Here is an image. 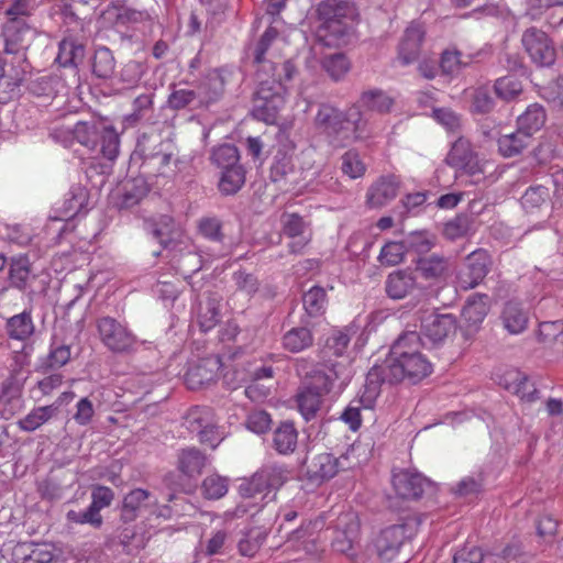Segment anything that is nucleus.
Masks as SVG:
<instances>
[{
	"instance_id": "45",
	"label": "nucleus",
	"mask_w": 563,
	"mask_h": 563,
	"mask_svg": "<svg viewBox=\"0 0 563 563\" xmlns=\"http://www.w3.org/2000/svg\"><path fill=\"white\" fill-rule=\"evenodd\" d=\"M154 92H145L139 95L133 100V111L129 115L124 117V122L129 126H133L141 121L148 120L150 114L153 112L154 104Z\"/></svg>"
},
{
	"instance_id": "22",
	"label": "nucleus",
	"mask_w": 563,
	"mask_h": 563,
	"mask_svg": "<svg viewBox=\"0 0 563 563\" xmlns=\"http://www.w3.org/2000/svg\"><path fill=\"white\" fill-rule=\"evenodd\" d=\"M342 460H347L345 456L335 457L330 453H320L313 456L307 464V475L311 481H327L336 475L340 470L345 466Z\"/></svg>"
},
{
	"instance_id": "59",
	"label": "nucleus",
	"mask_w": 563,
	"mask_h": 563,
	"mask_svg": "<svg viewBox=\"0 0 563 563\" xmlns=\"http://www.w3.org/2000/svg\"><path fill=\"white\" fill-rule=\"evenodd\" d=\"M341 161V169L344 175L349 176L351 179H356L364 176L366 166L361 159L357 151L350 150L345 152L342 155Z\"/></svg>"
},
{
	"instance_id": "8",
	"label": "nucleus",
	"mask_w": 563,
	"mask_h": 563,
	"mask_svg": "<svg viewBox=\"0 0 563 563\" xmlns=\"http://www.w3.org/2000/svg\"><path fill=\"white\" fill-rule=\"evenodd\" d=\"M37 35V30L23 19H9L2 27L3 51L5 54L16 55L19 64L29 67L25 51Z\"/></svg>"
},
{
	"instance_id": "25",
	"label": "nucleus",
	"mask_w": 563,
	"mask_h": 563,
	"mask_svg": "<svg viewBox=\"0 0 563 563\" xmlns=\"http://www.w3.org/2000/svg\"><path fill=\"white\" fill-rule=\"evenodd\" d=\"M422 347H428V343L419 332L404 331L393 343L387 358H399L421 354Z\"/></svg>"
},
{
	"instance_id": "32",
	"label": "nucleus",
	"mask_w": 563,
	"mask_h": 563,
	"mask_svg": "<svg viewBox=\"0 0 563 563\" xmlns=\"http://www.w3.org/2000/svg\"><path fill=\"white\" fill-rule=\"evenodd\" d=\"M206 464L207 457L196 448L183 449L178 454V468L188 477L200 475Z\"/></svg>"
},
{
	"instance_id": "21",
	"label": "nucleus",
	"mask_w": 563,
	"mask_h": 563,
	"mask_svg": "<svg viewBox=\"0 0 563 563\" xmlns=\"http://www.w3.org/2000/svg\"><path fill=\"white\" fill-rule=\"evenodd\" d=\"M399 189V180L394 175L382 176L372 184L366 192V205L369 208H382L395 199Z\"/></svg>"
},
{
	"instance_id": "62",
	"label": "nucleus",
	"mask_w": 563,
	"mask_h": 563,
	"mask_svg": "<svg viewBox=\"0 0 563 563\" xmlns=\"http://www.w3.org/2000/svg\"><path fill=\"white\" fill-rule=\"evenodd\" d=\"M494 89L500 99L510 101L522 92V84L519 79L507 76L497 79Z\"/></svg>"
},
{
	"instance_id": "28",
	"label": "nucleus",
	"mask_w": 563,
	"mask_h": 563,
	"mask_svg": "<svg viewBox=\"0 0 563 563\" xmlns=\"http://www.w3.org/2000/svg\"><path fill=\"white\" fill-rule=\"evenodd\" d=\"M298 443V431L290 421L280 422L273 431L272 446L277 453L288 455L295 452Z\"/></svg>"
},
{
	"instance_id": "41",
	"label": "nucleus",
	"mask_w": 563,
	"mask_h": 563,
	"mask_svg": "<svg viewBox=\"0 0 563 563\" xmlns=\"http://www.w3.org/2000/svg\"><path fill=\"white\" fill-rule=\"evenodd\" d=\"M85 57V47L74 40H63L59 43V49L56 62L63 67L78 66Z\"/></svg>"
},
{
	"instance_id": "9",
	"label": "nucleus",
	"mask_w": 563,
	"mask_h": 563,
	"mask_svg": "<svg viewBox=\"0 0 563 563\" xmlns=\"http://www.w3.org/2000/svg\"><path fill=\"white\" fill-rule=\"evenodd\" d=\"M418 526L419 521L416 518H407L401 523L382 530L375 541L378 556L385 562H391L405 541L417 532Z\"/></svg>"
},
{
	"instance_id": "35",
	"label": "nucleus",
	"mask_w": 563,
	"mask_h": 563,
	"mask_svg": "<svg viewBox=\"0 0 563 563\" xmlns=\"http://www.w3.org/2000/svg\"><path fill=\"white\" fill-rule=\"evenodd\" d=\"M319 26H327L329 23L353 15V9L338 0H324L317 7Z\"/></svg>"
},
{
	"instance_id": "20",
	"label": "nucleus",
	"mask_w": 563,
	"mask_h": 563,
	"mask_svg": "<svg viewBox=\"0 0 563 563\" xmlns=\"http://www.w3.org/2000/svg\"><path fill=\"white\" fill-rule=\"evenodd\" d=\"M413 263L415 271L426 280L439 282L451 271L450 257L437 253L419 256Z\"/></svg>"
},
{
	"instance_id": "14",
	"label": "nucleus",
	"mask_w": 563,
	"mask_h": 563,
	"mask_svg": "<svg viewBox=\"0 0 563 563\" xmlns=\"http://www.w3.org/2000/svg\"><path fill=\"white\" fill-rule=\"evenodd\" d=\"M277 36L278 31L275 27H267L252 49L253 63L256 65V77L284 75L282 65L278 66L274 60L266 57L268 48Z\"/></svg>"
},
{
	"instance_id": "31",
	"label": "nucleus",
	"mask_w": 563,
	"mask_h": 563,
	"mask_svg": "<svg viewBox=\"0 0 563 563\" xmlns=\"http://www.w3.org/2000/svg\"><path fill=\"white\" fill-rule=\"evenodd\" d=\"M532 139L528 132L517 129L515 132L498 137V151L504 157H514L530 146Z\"/></svg>"
},
{
	"instance_id": "2",
	"label": "nucleus",
	"mask_w": 563,
	"mask_h": 563,
	"mask_svg": "<svg viewBox=\"0 0 563 563\" xmlns=\"http://www.w3.org/2000/svg\"><path fill=\"white\" fill-rule=\"evenodd\" d=\"M432 372V364L421 353L399 358H386L380 365L373 366L367 373L368 397H378L383 384H397L405 379L416 384Z\"/></svg>"
},
{
	"instance_id": "18",
	"label": "nucleus",
	"mask_w": 563,
	"mask_h": 563,
	"mask_svg": "<svg viewBox=\"0 0 563 563\" xmlns=\"http://www.w3.org/2000/svg\"><path fill=\"white\" fill-rule=\"evenodd\" d=\"M420 289L415 272L408 267L389 273L385 280L386 295L393 300H401Z\"/></svg>"
},
{
	"instance_id": "58",
	"label": "nucleus",
	"mask_w": 563,
	"mask_h": 563,
	"mask_svg": "<svg viewBox=\"0 0 563 563\" xmlns=\"http://www.w3.org/2000/svg\"><path fill=\"white\" fill-rule=\"evenodd\" d=\"M10 282L18 289H25L31 278L30 263L27 258L12 260L10 265Z\"/></svg>"
},
{
	"instance_id": "44",
	"label": "nucleus",
	"mask_w": 563,
	"mask_h": 563,
	"mask_svg": "<svg viewBox=\"0 0 563 563\" xmlns=\"http://www.w3.org/2000/svg\"><path fill=\"white\" fill-rule=\"evenodd\" d=\"M245 183V169L240 164L238 166L222 169L219 180V190L223 195L236 194Z\"/></svg>"
},
{
	"instance_id": "5",
	"label": "nucleus",
	"mask_w": 563,
	"mask_h": 563,
	"mask_svg": "<svg viewBox=\"0 0 563 563\" xmlns=\"http://www.w3.org/2000/svg\"><path fill=\"white\" fill-rule=\"evenodd\" d=\"M173 155L172 143L161 134L151 132L139 136L134 156L142 161L140 170L144 177L168 176L173 172Z\"/></svg>"
},
{
	"instance_id": "49",
	"label": "nucleus",
	"mask_w": 563,
	"mask_h": 563,
	"mask_svg": "<svg viewBox=\"0 0 563 563\" xmlns=\"http://www.w3.org/2000/svg\"><path fill=\"white\" fill-rule=\"evenodd\" d=\"M167 107L172 110H183L186 108L202 107V104H199V97L196 88L174 87L167 98Z\"/></svg>"
},
{
	"instance_id": "48",
	"label": "nucleus",
	"mask_w": 563,
	"mask_h": 563,
	"mask_svg": "<svg viewBox=\"0 0 563 563\" xmlns=\"http://www.w3.org/2000/svg\"><path fill=\"white\" fill-rule=\"evenodd\" d=\"M174 221L172 217L162 214L157 219L145 221V229L155 238L163 247H167L172 241L170 234Z\"/></svg>"
},
{
	"instance_id": "53",
	"label": "nucleus",
	"mask_w": 563,
	"mask_h": 563,
	"mask_svg": "<svg viewBox=\"0 0 563 563\" xmlns=\"http://www.w3.org/2000/svg\"><path fill=\"white\" fill-rule=\"evenodd\" d=\"M71 357V344L59 341L54 335L49 353L46 357L45 365L47 368H60L66 365Z\"/></svg>"
},
{
	"instance_id": "56",
	"label": "nucleus",
	"mask_w": 563,
	"mask_h": 563,
	"mask_svg": "<svg viewBox=\"0 0 563 563\" xmlns=\"http://www.w3.org/2000/svg\"><path fill=\"white\" fill-rule=\"evenodd\" d=\"M473 218L468 214H459L448 221L443 228V234L449 240H457L467 235L473 227Z\"/></svg>"
},
{
	"instance_id": "60",
	"label": "nucleus",
	"mask_w": 563,
	"mask_h": 563,
	"mask_svg": "<svg viewBox=\"0 0 563 563\" xmlns=\"http://www.w3.org/2000/svg\"><path fill=\"white\" fill-rule=\"evenodd\" d=\"M262 541V533L255 528L241 531L238 538L239 552L245 556H253L258 551Z\"/></svg>"
},
{
	"instance_id": "3",
	"label": "nucleus",
	"mask_w": 563,
	"mask_h": 563,
	"mask_svg": "<svg viewBox=\"0 0 563 563\" xmlns=\"http://www.w3.org/2000/svg\"><path fill=\"white\" fill-rule=\"evenodd\" d=\"M284 75L256 77L257 89L254 92L252 114L266 123H274L285 106L284 81L292 79L296 71L290 60L282 64Z\"/></svg>"
},
{
	"instance_id": "36",
	"label": "nucleus",
	"mask_w": 563,
	"mask_h": 563,
	"mask_svg": "<svg viewBox=\"0 0 563 563\" xmlns=\"http://www.w3.org/2000/svg\"><path fill=\"white\" fill-rule=\"evenodd\" d=\"M148 192L144 177L128 179L123 183L121 194V208H132L137 205Z\"/></svg>"
},
{
	"instance_id": "23",
	"label": "nucleus",
	"mask_w": 563,
	"mask_h": 563,
	"mask_svg": "<svg viewBox=\"0 0 563 563\" xmlns=\"http://www.w3.org/2000/svg\"><path fill=\"white\" fill-rule=\"evenodd\" d=\"M423 36L424 32L420 25H410L406 29L398 46V60L402 66L418 59Z\"/></svg>"
},
{
	"instance_id": "50",
	"label": "nucleus",
	"mask_w": 563,
	"mask_h": 563,
	"mask_svg": "<svg viewBox=\"0 0 563 563\" xmlns=\"http://www.w3.org/2000/svg\"><path fill=\"white\" fill-rule=\"evenodd\" d=\"M305 311L310 317H319L324 313L327 307V292L324 288L313 286L302 296Z\"/></svg>"
},
{
	"instance_id": "46",
	"label": "nucleus",
	"mask_w": 563,
	"mask_h": 563,
	"mask_svg": "<svg viewBox=\"0 0 563 563\" xmlns=\"http://www.w3.org/2000/svg\"><path fill=\"white\" fill-rule=\"evenodd\" d=\"M7 332L11 339L26 340L34 332L31 312L23 311L8 319Z\"/></svg>"
},
{
	"instance_id": "47",
	"label": "nucleus",
	"mask_w": 563,
	"mask_h": 563,
	"mask_svg": "<svg viewBox=\"0 0 563 563\" xmlns=\"http://www.w3.org/2000/svg\"><path fill=\"white\" fill-rule=\"evenodd\" d=\"M544 122V109L537 103L529 106L526 112L522 113L517 120L518 129L522 132H528L531 139L532 134L540 130Z\"/></svg>"
},
{
	"instance_id": "40",
	"label": "nucleus",
	"mask_w": 563,
	"mask_h": 563,
	"mask_svg": "<svg viewBox=\"0 0 563 563\" xmlns=\"http://www.w3.org/2000/svg\"><path fill=\"white\" fill-rule=\"evenodd\" d=\"M505 328L512 334L522 332L528 323L527 312L517 302L509 301L503 311Z\"/></svg>"
},
{
	"instance_id": "17",
	"label": "nucleus",
	"mask_w": 563,
	"mask_h": 563,
	"mask_svg": "<svg viewBox=\"0 0 563 563\" xmlns=\"http://www.w3.org/2000/svg\"><path fill=\"white\" fill-rule=\"evenodd\" d=\"M391 484L399 498L418 500L423 495L429 481L419 473L400 470L393 473Z\"/></svg>"
},
{
	"instance_id": "64",
	"label": "nucleus",
	"mask_w": 563,
	"mask_h": 563,
	"mask_svg": "<svg viewBox=\"0 0 563 563\" xmlns=\"http://www.w3.org/2000/svg\"><path fill=\"white\" fill-rule=\"evenodd\" d=\"M209 363H211V361H206L203 363L190 367L186 372L185 380L190 389H197L212 380L213 375L211 372L207 369V365Z\"/></svg>"
},
{
	"instance_id": "12",
	"label": "nucleus",
	"mask_w": 563,
	"mask_h": 563,
	"mask_svg": "<svg viewBox=\"0 0 563 563\" xmlns=\"http://www.w3.org/2000/svg\"><path fill=\"white\" fill-rule=\"evenodd\" d=\"M492 264V257L485 250L478 249L468 254L456 275L457 287L464 291L477 287L489 273Z\"/></svg>"
},
{
	"instance_id": "55",
	"label": "nucleus",
	"mask_w": 563,
	"mask_h": 563,
	"mask_svg": "<svg viewBox=\"0 0 563 563\" xmlns=\"http://www.w3.org/2000/svg\"><path fill=\"white\" fill-rule=\"evenodd\" d=\"M351 329L334 330L327 339L323 353L325 355L342 356L351 341Z\"/></svg>"
},
{
	"instance_id": "51",
	"label": "nucleus",
	"mask_w": 563,
	"mask_h": 563,
	"mask_svg": "<svg viewBox=\"0 0 563 563\" xmlns=\"http://www.w3.org/2000/svg\"><path fill=\"white\" fill-rule=\"evenodd\" d=\"M115 70V59L108 47H99L92 58V73L99 78H110Z\"/></svg>"
},
{
	"instance_id": "54",
	"label": "nucleus",
	"mask_w": 563,
	"mask_h": 563,
	"mask_svg": "<svg viewBox=\"0 0 563 563\" xmlns=\"http://www.w3.org/2000/svg\"><path fill=\"white\" fill-rule=\"evenodd\" d=\"M550 194L544 186L537 185L529 187L521 197L522 208L530 213L547 205Z\"/></svg>"
},
{
	"instance_id": "10",
	"label": "nucleus",
	"mask_w": 563,
	"mask_h": 563,
	"mask_svg": "<svg viewBox=\"0 0 563 563\" xmlns=\"http://www.w3.org/2000/svg\"><path fill=\"white\" fill-rule=\"evenodd\" d=\"M286 470L277 464H268L261 467L250 478H244L239 486L240 495L252 498L273 489H278L285 483Z\"/></svg>"
},
{
	"instance_id": "4",
	"label": "nucleus",
	"mask_w": 563,
	"mask_h": 563,
	"mask_svg": "<svg viewBox=\"0 0 563 563\" xmlns=\"http://www.w3.org/2000/svg\"><path fill=\"white\" fill-rule=\"evenodd\" d=\"M308 367L309 363L305 358L296 360L297 374L308 379V387L318 390L323 396L331 391L341 393L352 378L349 365L342 361L328 360L314 366L310 372Z\"/></svg>"
},
{
	"instance_id": "11",
	"label": "nucleus",
	"mask_w": 563,
	"mask_h": 563,
	"mask_svg": "<svg viewBox=\"0 0 563 563\" xmlns=\"http://www.w3.org/2000/svg\"><path fill=\"white\" fill-rule=\"evenodd\" d=\"M521 44L531 62L538 67H550L556 59V49L551 37L542 30L531 26L521 35Z\"/></svg>"
},
{
	"instance_id": "33",
	"label": "nucleus",
	"mask_w": 563,
	"mask_h": 563,
	"mask_svg": "<svg viewBox=\"0 0 563 563\" xmlns=\"http://www.w3.org/2000/svg\"><path fill=\"white\" fill-rule=\"evenodd\" d=\"M297 407L306 421L317 417L323 402V395L307 385L296 396Z\"/></svg>"
},
{
	"instance_id": "63",
	"label": "nucleus",
	"mask_w": 563,
	"mask_h": 563,
	"mask_svg": "<svg viewBox=\"0 0 563 563\" xmlns=\"http://www.w3.org/2000/svg\"><path fill=\"white\" fill-rule=\"evenodd\" d=\"M406 247L401 242H388L382 247L378 261L382 265L395 266L404 261Z\"/></svg>"
},
{
	"instance_id": "37",
	"label": "nucleus",
	"mask_w": 563,
	"mask_h": 563,
	"mask_svg": "<svg viewBox=\"0 0 563 563\" xmlns=\"http://www.w3.org/2000/svg\"><path fill=\"white\" fill-rule=\"evenodd\" d=\"M313 344V335L307 327H295L283 336V346L291 353H299Z\"/></svg>"
},
{
	"instance_id": "42",
	"label": "nucleus",
	"mask_w": 563,
	"mask_h": 563,
	"mask_svg": "<svg viewBox=\"0 0 563 563\" xmlns=\"http://www.w3.org/2000/svg\"><path fill=\"white\" fill-rule=\"evenodd\" d=\"M88 202V191L79 184L70 187L65 196L63 216L73 218L80 213Z\"/></svg>"
},
{
	"instance_id": "43",
	"label": "nucleus",
	"mask_w": 563,
	"mask_h": 563,
	"mask_svg": "<svg viewBox=\"0 0 563 563\" xmlns=\"http://www.w3.org/2000/svg\"><path fill=\"white\" fill-rule=\"evenodd\" d=\"M185 426L190 432L200 433L214 420L213 410L207 406L191 407L185 416Z\"/></svg>"
},
{
	"instance_id": "61",
	"label": "nucleus",
	"mask_w": 563,
	"mask_h": 563,
	"mask_svg": "<svg viewBox=\"0 0 563 563\" xmlns=\"http://www.w3.org/2000/svg\"><path fill=\"white\" fill-rule=\"evenodd\" d=\"M219 308L214 300L208 299L205 303H199L198 324L201 331L207 332L219 322Z\"/></svg>"
},
{
	"instance_id": "16",
	"label": "nucleus",
	"mask_w": 563,
	"mask_h": 563,
	"mask_svg": "<svg viewBox=\"0 0 563 563\" xmlns=\"http://www.w3.org/2000/svg\"><path fill=\"white\" fill-rule=\"evenodd\" d=\"M360 523L355 514L347 512L339 518L332 548L335 552L347 556L354 555V544L358 538Z\"/></svg>"
},
{
	"instance_id": "26",
	"label": "nucleus",
	"mask_w": 563,
	"mask_h": 563,
	"mask_svg": "<svg viewBox=\"0 0 563 563\" xmlns=\"http://www.w3.org/2000/svg\"><path fill=\"white\" fill-rule=\"evenodd\" d=\"M394 99L379 89H371L362 92L357 102L352 106H358V109L368 118L367 112L384 114L390 111Z\"/></svg>"
},
{
	"instance_id": "27",
	"label": "nucleus",
	"mask_w": 563,
	"mask_h": 563,
	"mask_svg": "<svg viewBox=\"0 0 563 563\" xmlns=\"http://www.w3.org/2000/svg\"><path fill=\"white\" fill-rule=\"evenodd\" d=\"M152 494L143 488H134L122 500L120 518L124 523L133 522L146 507Z\"/></svg>"
},
{
	"instance_id": "57",
	"label": "nucleus",
	"mask_w": 563,
	"mask_h": 563,
	"mask_svg": "<svg viewBox=\"0 0 563 563\" xmlns=\"http://www.w3.org/2000/svg\"><path fill=\"white\" fill-rule=\"evenodd\" d=\"M228 493V479L218 474L207 476L201 484V494L207 499H220Z\"/></svg>"
},
{
	"instance_id": "39",
	"label": "nucleus",
	"mask_w": 563,
	"mask_h": 563,
	"mask_svg": "<svg viewBox=\"0 0 563 563\" xmlns=\"http://www.w3.org/2000/svg\"><path fill=\"white\" fill-rule=\"evenodd\" d=\"M56 413L57 407L53 405L36 407L24 418L20 419L18 421V426L23 431L33 432L52 419Z\"/></svg>"
},
{
	"instance_id": "29",
	"label": "nucleus",
	"mask_w": 563,
	"mask_h": 563,
	"mask_svg": "<svg viewBox=\"0 0 563 563\" xmlns=\"http://www.w3.org/2000/svg\"><path fill=\"white\" fill-rule=\"evenodd\" d=\"M489 311V298L486 294H473L466 301L462 317L470 327H477Z\"/></svg>"
},
{
	"instance_id": "15",
	"label": "nucleus",
	"mask_w": 563,
	"mask_h": 563,
	"mask_svg": "<svg viewBox=\"0 0 563 563\" xmlns=\"http://www.w3.org/2000/svg\"><path fill=\"white\" fill-rule=\"evenodd\" d=\"M231 77L232 71L227 68L209 70L196 87L199 104L207 106L218 101Z\"/></svg>"
},
{
	"instance_id": "1",
	"label": "nucleus",
	"mask_w": 563,
	"mask_h": 563,
	"mask_svg": "<svg viewBox=\"0 0 563 563\" xmlns=\"http://www.w3.org/2000/svg\"><path fill=\"white\" fill-rule=\"evenodd\" d=\"M314 124L340 145L364 141L373 135L369 118L358 109V106H351L346 111H342L329 103H322L317 111Z\"/></svg>"
},
{
	"instance_id": "52",
	"label": "nucleus",
	"mask_w": 563,
	"mask_h": 563,
	"mask_svg": "<svg viewBox=\"0 0 563 563\" xmlns=\"http://www.w3.org/2000/svg\"><path fill=\"white\" fill-rule=\"evenodd\" d=\"M210 159L220 169L240 165V153L233 144H221L211 152Z\"/></svg>"
},
{
	"instance_id": "30",
	"label": "nucleus",
	"mask_w": 563,
	"mask_h": 563,
	"mask_svg": "<svg viewBox=\"0 0 563 563\" xmlns=\"http://www.w3.org/2000/svg\"><path fill=\"white\" fill-rule=\"evenodd\" d=\"M377 397L369 399L367 380L365 382L364 391L358 399L352 400L341 413V420L349 424L352 431L358 430L362 423L361 409H371Z\"/></svg>"
},
{
	"instance_id": "38",
	"label": "nucleus",
	"mask_w": 563,
	"mask_h": 563,
	"mask_svg": "<svg viewBox=\"0 0 563 563\" xmlns=\"http://www.w3.org/2000/svg\"><path fill=\"white\" fill-rule=\"evenodd\" d=\"M292 148L294 145H290L288 148L277 150L271 166L269 178L272 181H283L294 172L292 155L290 153Z\"/></svg>"
},
{
	"instance_id": "34",
	"label": "nucleus",
	"mask_w": 563,
	"mask_h": 563,
	"mask_svg": "<svg viewBox=\"0 0 563 563\" xmlns=\"http://www.w3.org/2000/svg\"><path fill=\"white\" fill-rule=\"evenodd\" d=\"M27 67L20 65L19 68H12L9 74L0 78V103H7L19 93V88L25 80Z\"/></svg>"
},
{
	"instance_id": "19",
	"label": "nucleus",
	"mask_w": 563,
	"mask_h": 563,
	"mask_svg": "<svg viewBox=\"0 0 563 563\" xmlns=\"http://www.w3.org/2000/svg\"><path fill=\"white\" fill-rule=\"evenodd\" d=\"M448 161L452 166L468 175L482 173L478 155L466 139L460 137L454 142Z\"/></svg>"
},
{
	"instance_id": "13",
	"label": "nucleus",
	"mask_w": 563,
	"mask_h": 563,
	"mask_svg": "<svg viewBox=\"0 0 563 563\" xmlns=\"http://www.w3.org/2000/svg\"><path fill=\"white\" fill-rule=\"evenodd\" d=\"M456 330V319L451 313L430 312L421 321V335L428 347L442 343Z\"/></svg>"
},
{
	"instance_id": "6",
	"label": "nucleus",
	"mask_w": 563,
	"mask_h": 563,
	"mask_svg": "<svg viewBox=\"0 0 563 563\" xmlns=\"http://www.w3.org/2000/svg\"><path fill=\"white\" fill-rule=\"evenodd\" d=\"M74 137L84 146L113 162L120 152V137L114 128L103 121H79L73 129Z\"/></svg>"
},
{
	"instance_id": "24",
	"label": "nucleus",
	"mask_w": 563,
	"mask_h": 563,
	"mask_svg": "<svg viewBox=\"0 0 563 563\" xmlns=\"http://www.w3.org/2000/svg\"><path fill=\"white\" fill-rule=\"evenodd\" d=\"M353 15L342 18L329 23L327 26H318L317 36L327 46H340L346 44L352 31Z\"/></svg>"
},
{
	"instance_id": "7",
	"label": "nucleus",
	"mask_w": 563,
	"mask_h": 563,
	"mask_svg": "<svg viewBox=\"0 0 563 563\" xmlns=\"http://www.w3.org/2000/svg\"><path fill=\"white\" fill-rule=\"evenodd\" d=\"M96 328L101 343L112 353L125 354L135 350L136 336L115 318L100 317L96 320Z\"/></svg>"
}]
</instances>
